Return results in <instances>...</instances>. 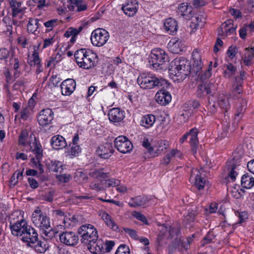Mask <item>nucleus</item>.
<instances>
[{
  "instance_id": "f257e3e1",
  "label": "nucleus",
  "mask_w": 254,
  "mask_h": 254,
  "mask_svg": "<svg viewBox=\"0 0 254 254\" xmlns=\"http://www.w3.org/2000/svg\"><path fill=\"white\" fill-rule=\"evenodd\" d=\"M192 66L190 61L184 58L175 59L171 62L169 67L171 73L181 80L189 75L193 77V74H199L203 65L200 56L197 51H194L192 53Z\"/></svg>"
},
{
  "instance_id": "f03ea898",
  "label": "nucleus",
  "mask_w": 254,
  "mask_h": 254,
  "mask_svg": "<svg viewBox=\"0 0 254 254\" xmlns=\"http://www.w3.org/2000/svg\"><path fill=\"white\" fill-rule=\"evenodd\" d=\"M137 82L140 87L144 89H151L156 87L167 88L170 85L168 81L162 78L146 73L140 74L137 79Z\"/></svg>"
},
{
  "instance_id": "7ed1b4c3",
  "label": "nucleus",
  "mask_w": 254,
  "mask_h": 254,
  "mask_svg": "<svg viewBox=\"0 0 254 254\" xmlns=\"http://www.w3.org/2000/svg\"><path fill=\"white\" fill-rule=\"evenodd\" d=\"M169 58L164 50L157 48L152 51L149 63L156 70H166L167 69Z\"/></svg>"
},
{
  "instance_id": "20e7f679",
  "label": "nucleus",
  "mask_w": 254,
  "mask_h": 254,
  "mask_svg": "<svg viewBox=\"0 0 254 254\" xmlns=\"http://www.w3.org/2000/svg\"><path fill=\"white\" fill-rule=\"evenodd\" d=\"M77 65L84 69H89L94 66L93 58L95 54L88 49H81L77 50L74 55Z\"/></svg>"
},
{
  "instance_id": "39448f33",
  "label": "nucleus",
  "mask_w": 254,
  "mask_h": 254,
  "mask_svg": "<svg viewBox=\"0 0 254 254\" xmlns=\"http://www.w3.org/2000/svg\"><path fill=\"white\" fill-rule=\"evenodd\" d=\"M232 156L233 159L227 162L225 171L227 172V178L228 180L230 179L232 182H234L238 175L237 168L241 165L242 161V153L235 151L233 152Z\"/></svg>"
},
{
  "instance_id": "423d86ee",
  "label": "nucleus",
  "mask_w": 254,
  "mask_h": 254,
  "mask_svg": "<svg viewBox=\"0 0 254 254\" xmlns=\"http://www.w3.org/2000/svg\"><path fill=\"white\" fill-rule=\"evenodd\" d=\"M78 233L81 236V242L86 245L98 238L97 230L91 224L83 225L78 229Z\"/></svg>"
},
{
  "instance_id": "0eeeda50",
  "label": "nucleus",
  "mask_w": 254,
  "mask_h": 254,
  "mask_svg": "<svg viewBox=\"0 0 254 254\" xmlns=\"http://www.w3.org/2000/svg\"><path fill=\"white\" fill-rule=\"evenodd\" d=\"M40 214H38V212H33L32 214V221L34 225L42 231V233L46 236L51 237V228L50 219L47 216H44L42 219V221L40 222Z\"/></svg>"
},
{
  "instance_id": "6e6552de",
  "label": "nucleus",
  "mask_w": 254,
  "mask_h": 254,
  "mask_svg": "<svg viewBox=\"0 0 254 254\" xmlns=\"http://www.w3.org/2000/svg\"><path fill=\"white\" fill-rule=\"evenodd\" d=\"M109 36L107 31L102 28H98L92 32L90 40L93 46L100 47L106 43Z\"/></svg>"
},
{
  "instance_id": "1a4fd4ad",
  "label": "nucleus",
  "mask_w": 254,
  "mask_h": 254,
  "mask_svg": "<svg viewBox=\"0 0 254 254\" xmlns=\"http://www.w3.org/2000/svg\"><path fill=\"white\" fill-rule=\"evenodd\" d=\"M114 144L117 150L122 153H128L133 149V144L125 136H119L115 138Z\"/></svg>"
},
{
  "instance_id": "9d476101",
  "label": "nucleus",
  "mask_w": 254,
  "mask_h": 254,
  "mask_svg": "<svg viewBox=\"0 0 254 254\" xmlns=\"http://www.w3.org/2000/svg\"><path fill=\"white\" fill-rule=\"evenodd\" d=\"M29 225L27 224L26 220L23 218L18 220L15 222H10L9 227L11 234L15 236H22L25 231L27 230Z\"/></svg>"
},
{
  "instance_id": "9b49d317",
  "label": "nucleus",
  "mask_w": 254,
  "mask_h": 254,
  "mask_svg": "<svg viewBox=\"0 0 254 254\" xmlns=\"http://www.w3.org/2000/svg\"><path fill=\"white\" fill-rule=\"evenodd\" d=\"M215 89V86L214 84L211 81L199 84L197 86L195 94L197 97L203 98L206 95L211 94Z\"/></svg>"
},
{
  "instance_id": "f8f14e48",
  "label": "nucleus",
  "mask_w": 254,
  "mask_h": 254,
  "mask_svg": "<svg viewBox=\"0 0 254 254\" xmlns=\"http://www.w3.org/2000/svg\"><path fill=\"white\" fill-rule=\"evenodd\" d=\"M138 9V2L137 0H126L122 6L124 13L129 16H134Z\"/></svg>"
},
{
  "instance_id": "ddd939ff",
  "label": "nucleus",
  "mask_w": 254,
  "mask_h": 254,
  "mask_svg": "<svg viewBox=\"0 0 254 254\" xmlns=\"http://www.w3.org/2000/svg\"><path fill=\"white\" fill-rule=\"evenodd\" d=\"M61 242L69 246H74L78 242V236L73 232H63L60 235Z\"/></svg>"
},
{
  "instance_id": "4468645a",
  "label": "nucleus",
  "mask_w": 254,
  "mask_h": 254,
  "mask_svg": "<svg viewBox=\"0 0 254 254\" xmlns=\"http://www.w3.org/2000/svg\"><path fill=\"white\" fill-rule=\"evenodd\" d=\"M54 119V112L52 109L47 108L43 109L38 117L39 124L44 127L52 123Z\"/></svg>"
},
{
  "instance_id": "2eb2a0df",
  "label": "nucleus",
  "mask_w": 254,
  "mask_h": 254,
  "mask_svg": "<svg viewBox=\"0 0 254 254\" xmlns=\"http://www.w3.org/2000/svg\"><path fill=\"white\" fill-rule=\"evenodd\" d=\"M187 27V31L190 34L194 33L199 27H202L205 23V18L202 15L192 16Z\"/></svg>"
},
{
  "instance_id": "dca6fc26",
  "label": "nucleus",
  "mask_w": 254,
  "mask_h": 254,
  "mask_svg": "<svg viewBox=\"0 0 254 254\" xmlns=\"http://www.w3.org/2000/svg\"><path fill=\"white\" fill-rule=\"evenodd\" d=\"M159 90L155 95L156 101L161 105L168 104L172 100V96L169 92L166 91L163 87Z\"/></svg>"
},
{
  "instance_id": "f3484780",
  "label": "nucleus",
  "mask_w": 254,
  "mask_h": 254,
  "mask_svg": "<svg viewBox=\"0 0 254 254\" xmlns=\"http://www.w3.org/2000/svg\"><path fill=\"white\" fill-rule=\"evenodd\" d=\"M38 238V235L37 231L32 228L31 226H29L27 228V230L22 236V241L26 243V246L28 247L30 244H33Z\"/></svg>"
},
{
  "instance_id": "a211bd4d",
  "label": "nucleus",
  "mask_w": 254,
  "mask_h": 254,
  "mask_svg": "<svg viewBox=\"0 0 254 254\" xmlns=\"http://www.w3.org/2000/svg\"><path fill=\"white\" fill-rule=\"evenodd\" d=\"M114 152L112 144L111 143H105L98 147L96 150L97 154L101 158L103 159L109 158Z\"/></svg>"
},
{
  "instance_id": "6ab92c4d",
  "label": "nucleus",
  "mask_w": 254,
  "mask_h": 254,
  "mask_svg": "<svg viewBox=\"0 0 254 254\" xmlns=\"http://www.w3.org/2000/svg\"><path fill=\"white\" fill-rule=\"evenodd\" d=\"M76 87L75 81L71 78L64 80L61 84L62 94L64 95H70L74 91Z\"/></svg>"
},
{
  "instance_id": "aec40b11",
  "label": "nucleus",
  "mask_w": 254,
  "mask_h": 254,
  "mask_svg": "<svg viewBox=\"0 0 254 254\" xmlns=\"http://www.w3.org/2000/svg\"><path fill=\"white\" fill-rule=\"evenodd\" d=\"M89 251L94 254H102L104 251V244L101 240L98 238L86 244Z\"/></svg>"
},
{
  "instance_id": "412c9836",
  "label": "nucleus",
  "mask_w": 254,
  "mask_h": 254,
  "mask_svg": "<svg viewBox=\"0 0 254 254\" xmlns=\"http://www.w3.org/2000/svg\"><path fill=\"white\" fill-rule=\"evenodd\" d=\"M29 146L30 149L32 150L36 155H40L42 154V146L39 142H38L33 133H31L29 137Z\"/></svg>"
},
{
  "instance_id": "4be33fe9",
  "label": "nucleus",
  "mask_w": 254,
  "mask_h": 254,
  "mask_svg": "<svg viewBox=\"0 0 254 254\" xmlns=\"http://www.w3.org/2000/svg\"><path fill=\"white\" fill-rule=\"evenodd\" d=\"M198 133L197 129L195 127L191 128L188 132L189 136H190V143L191 147V150L194 155L197 152L198 145Z\"/></svg>"
},
{
  "instance_id": "5701e85b",
  "label": "nucleus",
  "mask_w": 254,
  "mask_h": 254,
  "mask_svg": "<svg viewBox=\"0 0 254 254\" xmlns=\"http://www.w3.org/2000/svg\"><path fill=\"white\" fill-rule=\"evenodd\" d=\"M70 4L67 6L69 11L80 12L87 8V5L83 3V0H68Z\"/></svg>"
},
{
  "instance_id": "b1692460",
  "label": "nucleus",
  "mask_w": 254,
  "mask_h": 254,
  "mask_svg": "<svg viewBox=\"0 0 254 254\" xmlns=\"http://www.w3.org/2000/svg\"><path fill=\"white\" fill-rule=\"evenodd\" d=\"M150 198L145 195H138L132 197L128 202V205L131 207L141 206L149 201Z\"/></svg>"
},
{
  "instance_id": "393cba45",
  "label": "nucleus",
  "mask_w": 254,
  "mask_h": 254,
  "mask_svg": "<svg viewBox=\"0 0 254 254\" xmlns=\"http://www.w3.org/2000/svg\"><path fill=\"white\" fill-rule=\"evenodd\" d=\"M52 147L56 150L62 149L66 146V143L64 137L61 135H55L51 139Z\"/></svg>"
},
{
  "instance_id": "a878e982",
  "label": "nucleus",
  "mask_w": 254,
  "mask_h": 254,
  "mask_svg": "<svg viewBox=\"0 0 254 254\" xmlns=\"http://www.w3.org/2000/svg\"><path fill=\"white\" fill-rule=\"evenodd\" d=\"M108 117L109 120L114 123L121 122L124 118L123 112L118 108L111 109L109 111Z\"/></svg>"
},
{
  "instance_id": "bb28decb",
  "label": "nucleus",
  "mask_w": 254,
  "mask_h": 254,
  "mask_svg": "<svg viewBox=\"0 0 254 254\" xmlns=\"http://www.w3.org/2000/svg\"><path fill=\"white\" fill-rule=\"evenodd\" d=\"M164 26L166 31L171 35L176 33L178 30L177 21L173 18L166 19L164 23Z\"/></svg>"
},
{
  "instance_id": "cd10ccee",
  "label": "nucleus",
  "mask_w": 254,
  "mask_h": 254,
  "mask_svg": "<svg viewBox=\"0 0 254 254\" xmlns=\"http://www.w3.org/2000/svg\"><path fill=\"white\" fill-rule=\"evenodd\" d=\"M230 95L222 94L218 97L217 102L219 106L222 109L227 112L230 108L229 103Z\"/></svg>"
},
{
  "instance_id": "c85d7f7f",
  "label": "nucleus",
  "mask_w": 254,
  "mask_h": 254,
  "mask_svg": "<svg viewBox=\"0 0 254 254\" xmlns=\"http://www.w3.org/2000/svg\"><path fill=\"white\" fill-rule=\"evenodd\" d=\"M169 48L172 53L179 54L183 51L182 41L178 38L172 39L168 44Z\"/></svg>"
},
{
  "instance_id": "c756f323",
  "label": "nucleus",
  "mask_w": 254,
  "mask_h": 254,
  "mask_svg": "<svg viewBox=\"0 0 254 254\" xmlns=\"http://www.w3.org/2000/svg\"><path fill=\"white\" fill-rule=\"evenodd\" d=\"M236 28L237 26H234L233 21L231 20H227L221 26L222 32L226 36L234 33Z\"/></svg>"
},
{
  "instance_id": "7c9ffc66",
  "label": "nucleus",
  "mask_w": 254,
  "mask_h": 254,
  "mask_svg": "<svg viewBox=\"0 0 254 254\" xmlns=\"http://www.w3.org/2000/svg\"><path fill=\"white\" fill-rule=\"evenodd\" d=\"M247 106V102L246 99H241L239 101V104L236 112L235 120L239 121L243 116Z\"/></svg>"
},
{
  "instance_id": "2f4dec72",
  "label": "nucleus",
  "mask_w": 254,
  "mask_h": 254,
  "mask_svg": "<svg viewBox=\"0 0 254 254\" xmlns=\"http://www.w3.org/2000/svg\"><path fill=\"white\" fill-rule=\"evenodd\" d=\"M241 186L246 189H251L254 186V178L248 174H245L241 178Z\"/></svg>"
},
{
  "instance_id": "473e14b6",
  "label": "nucleus",
  "mask_w": 254,
  "mask_h": 254,
  "mask_svg": "<svg viewBox=\"0 0 254 254\" xmlns=\"http://www.w3.org/2000/svg\"><path fill=\"white\" fill-rule=\"evenodd\" d=\"M155 119V116L153 115L149 114L145 115L141 119V125L146 128H149L153 125Z\"/></svg>"
},
{
  "instance_id": "72a5a7b5",
  "label": "nucleus",
  "mask_w": 254,
  "mask_h": 254,
  "mask_svg": "<svg viewBox=\"0 0 254 254\" xmlns=\"http://www.w3.org/2000/svg\"><path fill=\"white\" fill-rule=\"evenodd\" d=\"M28 247L33 248L37 252L39 253H45L47 249L45 242L39 241L38 238L33 244H31L30 245H29Z\"/></svg>"
},
{
  "instance_id": "f704fd0d",
  "label": "nucleus",
  "mask_w": 254,
  "mask_h": 254,
  "mask_svg": "<svg viewBox=\"0 0 254 254\" xmlns=\"http://www.w3.org/2000/svg\"><path fill=\"white\" fill-rule=\"evenodd\" d=\"M190 11L191 8H189L188 4L185 3L180 4L177 10L178 14L185 18L189 17Z\"/></svg>"
},
{
  "instance_id": "c9c22d12",
  "label": "nucleus",
  "mask_w": 254,
  "mask_h": 254,
  "mask_svg": "<svg viewBox=\"0 0 254 254\" xmlns=\"http://www.w3.org/2000/svg\"><path fill=\"white\" fill-rule=\"evenodd\" d=\"M101 215L102 219L108 226L114 230H116L118 228V226L112 220L111 216L106 212H103Z\"/></svg>"
},
{
  "instance_id": "e433bc0d",
  "label": "nucleus",
  "mask_w": 254,
  "mask_h": 254,
  "mask_svg": "<svg viewBox=\"0 0 254 254\" xmlns=\"http://www.w3.org/2000/svg\"><path fill=\"white\" fill-rule=\"evenodd\" d=\"M212 64V62H210L209 63V64L208 68H207V69H205L204 70H202V69H201L200 70V72H199L200 73L198 74H193L194 76H197V79L199 78V79L200 80H201L202 81H204V80H206L207 78L210 77V76L211 75V66ZM201 68H202V67Z\"/></svg>"
},
{
  "instance_id": "4c0bfd02",
  "label": "nucleus",
  "mask_w": 254,
  "mask_h": 254,
  "mask_svg": "<svg viewBox=\"0 0 254 254\" xmlns=\"http://www.w3.org/2000/svg\"><path fill=\"white\" fill-rule=\"evenodd\" d=\"M33 49L34 51L33 52V54H32L31 57L32 60L28 62L30 66H36V64H39L41 63V61L39 56V54L37 52L39 47H36L35 46H34Z\"/></svg>"
},
{
  "instance_id": "58836bf2",
  "label": "nucleus",
  "mask_w": 254,
  "mask_h": 254,
  "mask_svg": "<svg viewBox=\"0 0 254 254\" xmlns=\"http://www.w3.org/2000/svg\"><path fill=\"white\" fill-rule=\"evenodd\" d=\"M70 148L66 152L67 155L71 158H73L78 156L81 152V149L78 144H69Z\"/></svg>"
},
{
  "instance_id": "ea45409f",
  "label": "nucleus",
  "mask_w": 254,
  "mask_h": 254,
  "mask_svg": "<svg viewBox=\"0 0 254 254\" xmlns=\"http://www.w3.org/2000/svg\"><path fill=\"white\" fill-rule=\"evenodd\" d=\"M101 184L104 186L105 189L111 187H117L120 184V181L115 179H109L106 180H101Z\"/></svg>"
},
{
  "instance_id": "a19ab883",
  "label": "nucleus",
  "mask_w": 254,
  "mask_h": 254,
  "mask_svg": "<svg viewBox=\"0 0 254 254\" xmlns=\"http://www.w3.org/2000/svg\"><path fill=\"white\" fill-rule=\"evenodd\" d=\"M28 137V133L26 129L22 130L19 136V143L23 146H26L27 145L29 146V143H28L29 140L27 141Z\"/></svg>"
},
{
  "instance_id": "79ce46f5",
  "label": "nucleus",
  "mask_w": 254,
  "mask_h": 254,
  "mask_svg": "<svg viewBox=\"0 0 254 254\" xmlns=\"http://www.w3.org/2000/svg\"><path fill=\"white\" fill-rule=\"evenodd\" d=\"M226 69L224 71V76L225 77H230L236 73V68L231 63L226 65Z\"/></svg>"
},
{
  "instance_id": "37998d69",
  "label": "nucleus",
  "mask_w": 254,
  "mask_h": 254,
  "mask_svg": "<svg viewBox=\"0 0 254 254\" xmlns=\"http://www.w3.org/2000/svg\"><path fill=\"white\" fill-rule=\"evenodd\" d=\"M205 180L201 177L199 175L197 174L195 176V186L198 190H202L205 186Z\"/></svg>"
},
{
  "instance_id": "c03bdc74",
  "label": "nucleus",
  "mask_w": 254,
  "mask_h": 254,
  "mask_svg": "<svg viewBox=\"0 0 254 254\" xmlns=\"http://www.w3.org/2000/svg\"><path fill=\"white\" fill-rule=\"evenodd\" d=\"M83 29L82 26L79 27L77 29L73 27L68 28L67 31L64 33V36L66 37L77 35Z\"/></svg>"
},
{
  "instance_id": "a18cd8bd",
  "label": "nucleus",
  "mask_w": 254,
  "mask_h": 254,
  "mask_svg": "<svg viewBox=\"0 0 254 254\" xmlns=\"http://www.w3.org/2000/svg\"><path fill=\"white\" fill-rule=\"evenodd\" d=\"M215 238V236L212 231H209L207 234L203 238L201 241V246H204L206 244H209L212 242V240Z\"/></svg>"
},
{
  "instance_id": "49530a36",
  "label": "nucleus",
  "mask_w": 254,
  "mask_h": 254,
  "mask_svg": "<svg viewBox=\"0 0 254 254\" xmlns=\"http://www.w3.org/2000/svg\"><path fill=\"white\" fill-rule=\"evenodd\" d=\"M52 164L50 166V169L54 172L62 173L63 168V165L60 162L55 161L54 162H52Z\"/></svg>"
},
{
  "instance_id": "de8ad7c7",
  "label": "nucleus",
  "mask_w": 254,
  "mask_h": 254,
  "mask_svg": "<svg viewBox=\"0 0 254 254\" xmlns=\"http://www.w3.org/2000/svg\"><path fill=\"white\" fill-rule=\"evenodd\" d=\"M36 20L35 18H30L27 24V30L28 32L34 33L37 31Z\"/></svg>"
},
{
  "instance_id": "09e8293b",
  "label": "nucleus",
  "mask_w": 254,
  "mask_h": 254,
  "mask_svg": "<svg viewBox=\"0 0 254 254\" xmlns=\"http://www.w3.org/2000/svg\"><path fill=\"white\" fill-rule=\"evenodd\" d=\"M87 179L86 174L81 171H77L74 175V180L76 182L81 183Z\"/></svg>"
},
{
  "instance_id": "8fccbe9b",
  "label": "nucleus",
  "mask_w": 254,
  "mask_h": 254,
  "mask_svg": "<svg viewBox=\"0 0 254 254\" xmlns=\"http://www.w3.org/2000/svg\"><path fill=\"white\" fill-rule=\"evenodd\" d=\"M89 187L91 189L96 190L97 192H101L105 190L103 185L101 184V181L100 183L92 182L90 184Z\"/></svg>"
},
{
  "instance_id": "3c124183",
  "label": "nucleus",
  "mask_w": 254,
  "mask_h": 254,
  "mask_svg": "<svg viewBox=\"0 0 254 254\" xmlns=\"http://www.w3.org/2000/svg\"><path fill=\"white\" fill-rule=\"evenodd\" d=\"M195 215V211L192 210H189L188 214L186 216H185V219L184 220V223L186 224V222L188 224H190L191 222H192L194 220V217Z\"/></svg>"
},
{
  "instance_id": "603ef678",
  "label": "nucleus",
  "mask_w": 254,
  "mask_h": 254,
  "mask_svg": "<svg viewBox=\"0 0 254 254\" xmlns=\"http://www.w3.org/2000/svg\"><path fill=\"white\" fill-rule=\"evenodd\" d=\"M115 254H130V253L128 247L126 245L122 244L118 247Z\"/></svg>"
},
{
  "instance_id": "864d4df0",
  "label": "nucleus",
  "mask_w": 254,
  "mask_h": 254,
  "mask_svg": "<svg viewBox=\"0 0 254 254\" xmlns=\"http://www.w3.org/2000/svg\"><path fill=\"white\" fill-rule=\"evenodd\" d=\"M31 115L30 110L29 108L26 107L21 110L20 113V119L23 121L28 119Z\"/></svg>"
},
{
  "instance_id": "5fc2aeb1",
  "label": "nucleus",
  "mask_w": 254,
  "mask_h": 254,
  "mask_svg": "<svg viewBox=\"0 0 254 254\" xmlns=\"http://www.w3.org/2000/svg\"><path fill=\"white\" fill-rule=\"evenodd\" d=\"M185 108L193 109L198 108L200 106L199 102L196 100H191L187 102L185 104Z\"/></svg>"
},
{
  "instance_id": "6e6d98bb",
  "label": "nucleus",
  "mask_w": 254,
  "mask_h": 254,
  "mask_svg": "<svg viewBox=\"0 0 254 254\" xmlns=\"http://www.w3.org/2000/svg\"><path fill=\"white\" fill-rule=\"evenodd\" d=\"M89 175L91 177L96 179H105V177L102 174V172L100 169H95L89 173Z\"/></svg>"
},
{
  "instance_id": "4d7b16f0",
  "label": "nucleus",
  "mask_w": 254,
  "mask_h": 254,
  "mask_svg": "<svg viewBox=\"0 0 254 254\" xmlns=\"http://www.w3.org/2000/svg\"><path fill=\"white\" fill-rule=\"evenodd\" d=\"M236 215L239 217V221L237 223L242 224L244 222L245 220L248 219V214L245 211L235 212Z\"/></svg>"
},
{
  "instance_id": "13d9d810",
  "label": "nucleus",
  "mask_w": 254,
  "mask_h": 254,
  "mask_svg": "<svg viewBox=\"0 0 254 254\" xmlns=\"http://www.w3.org/2000/svg\"><path fill=\"white\" fill-rule=\"evenodd\" d=\"M180 232V228L179 226L172 227L170 226L169 228V237L171 238L175 236L178 235Z\"/></svg>"
},
{
  "instance_id": "bf43d9fd",
  "label": "nucleus",
  "mask_w": 254,
  "mask_h": 254,
  "mask_svg": "<svg viewBox=\"0 0 254 254\" xmlns=\"http://www.w3.org/2000/svg\"><path fill=\"white\" fill-rule=\"evenodd\" d=\"M104 245L105 248H104L103 254L110 252L115 246V242L113 241H106Z\"/></svg>"
},
{
  "instance_id": "052dcab7",
  "label": "nucleus",
  "mask_w": 254,
  "mask_h": 254,
  "mask_svg": "<svg viewBox=\"0 0 254 254\" xmlns=\"http://www.w3.org/2000/svg\"><path fill=\"white\" fill-rule=\"evenodd\" d=\"M132 216L137 219L142 221L144 224H147V220L142 214L134 211L132 212Z\"/></svg>"
},
{
  "instance_id": "680f3d73",
  "label": "nucleus",
  "mask_w": 254,
  "mask_h": 254,
  "mask_svg": "<svg viewBox=\"0 0 254 254\" xmlns=\"http://www.w3.org/2000/svg\"><path fill=\"white\" fill-rule=\"evenodd\" d=\"M57 19H53L45 22L43 24L46 28H49V30H51L53 27L57 25Z\"/></svg>"
},
{
  "instance_id": "e2e57ef3",
  "label": "nucleus",
  "mask_w": 254,
  "mask_h": 254,
  "mask_svg": "<svg viewBox=\"0 0 254 254\" xmlns=\"http://www.w3.org/2000/svg\"><path fill=\"white\" fill-rule=\"evenodd\" d=\"M54 191L50 190L43 195V198L44 200L48 202H52L54 200L53 196L54 195Z\"/></svg>"
},
{
  "instance_id": "0e129e2a",
  "label": "nucleus",
  "mask_w": 254,
  "mask_h": 254,
  "mask_svg": "<svg viewBox=\"0 0 254 254\" xmlns=\"http://www.w3.org/2000/svg\"><path fill=\"white\" fill-rule=\"evenodd\" d=\"M124 231L127 233L130 237L134 239L135 240L138 239V236L136 231L133 229H130L127 228H124Z\"/></svg>"
},
{
  "instance_id": "69168bd1",
  "label": "nucleus",
  "mask_w": 254,
  "mask_h": 254,
  "mask_svg": "<svg viewBox=\"0 0 254 254\" xmlns=\"http://www.w3.org/2000/svg\"><path fill=\"white\" fill-rule=\"evenodd\" d=\"M57 178L58 180L62 183H67L69 181L70 179V176L66 174L57 175Z\"/></svg>"
},
{
  "instance_id": "338daca9",
  "label": "nucleus",
  "mask_w": 254,
  "mask_h": 254,
  "mask_svg": "<svg viewBox=\"0 0 254 254\" xmlns=\"http://www.w3.org/2000/svg\"><path fill=\"white\" fill-rule=\"evenodd\" d=\"M61 80L62 79L58 75H53L50 78L51 83L55 87L58 85Z\"/></svg>"
},
{
  "instance_id": "774afa93",
  "label": "nucleus",
  "mask_w": 254,
  "mask_h": 254,
  "mask_svg": "<svg viewBox=\"0 0 254 254\" xmlns=\"http://www.w3.org/2000/svg\"><path fill=\"white\" fill-rule=\"evenodd\" d=\"M169 146V143L166 140H161L160 141L158 147L161 150L162 152H164L166 150Z\"/></svg>"
}]
</instances>
